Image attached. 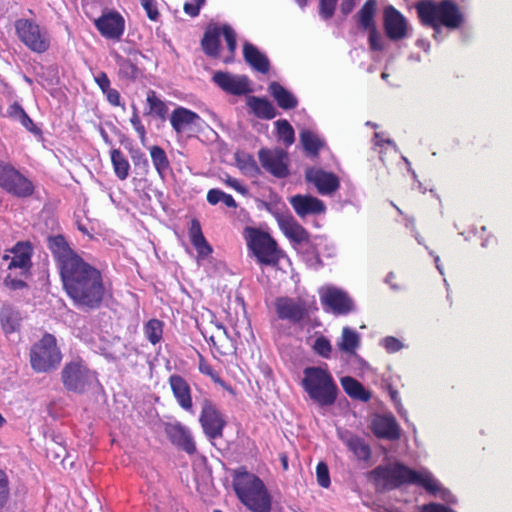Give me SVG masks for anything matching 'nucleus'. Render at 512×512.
I'll return each mask as SVG.
<instances>
[{"instance_id": "1", "label": "nucleus", "mask_w": 512, "mask_h": 512, "mask_svg": "<svg viewBox=\"0 0 512 512\" xmlns=\"http://www.w3.org/2000/svg\"><path fill=\"white\" fill-rule=\"evenodd\" d=\"M63 288L74 305L86 311L98 309L104 299L105 286L101 272L80 259L59 272Z\"/></svg>"}, {"instance_id": "2", "label": "nucleus", "mask_w": 512, "mask_h": 512, "mask_svg": "<svg viewBox=\"0 0 512 512\" xmlns=\"http://www.w3.org/2000/svg\"><path fill=\"white\" fill-rule=\"evenodd\" d=\"M369 477L380 493L398 489L405 484H417L434 496L439 494L445 502H455L451 492L443 488L430 472L413 470L401 462L379 465L369 472Z\"/></svg>"}, {"instance_id": "3", "label": "nucleus", "mask_w": 512, "mask_h": 512, "mask_svg": "<svg viewBox=\"0 0 512 512\" xmlns=\"http://www.w3.org/2000/svg\"><path fill=\"white\" fill-rule=\"evenodd\" d=\"M233 489L241 503L251 512H271L272 497L264 482L245 467L234 471Z\"/></svg>"}, {"instance_id": "4", "label": "nucleus", "mask_w": 512, "mask_h": 512, "mask_svg": "<svg viewBox=\"0 0 512 512\" xmlns=\"http://www.w3.org/2000/svg\"><path fill=\"white\" fill-rule=\"evenodd\" d=\"M417 16L424 26H434L435 21L449 30H457L464 23V15L452 0H420L415 4Z\"/></svg>"}, {"instance_id": "5", "label": "nucleus", "mask_w": 512, "mask_h": 512, "mask_svg": "<svg viewBox=\"0 0 512 512\" xmlns=\"http://www.w3.org/2000/svg\"><path fill=\"white\" fill-rule=\"evenodd\" d=\"M302 387L310 399L322 407L332 406L338 395V387L328 370L320 366L306 367Z\"/></svg>"}, {"instance_id": "6", "label": "nucleus", "mask_w": 512, "mask_h": 512, "mask_svg": "<svg viewBox=\"0 0 512 512\" xmlns=\"http://www.w3.org/2000/svg\"><path fill=\"white\" fill-rule=\"evenodd\" d=\"M243 236L248 249L256 257L259 264L265 266L278 265L281 251L278 249L277 242L269 233L256 227L247 226L244 228Z\"/></svg>"}, {"instance_id": "7", "label": "nucleus", "mask_w": 512, "mask_h": 512, "mask_svg": "<svg viewBox=\"0 0 512 512\" xmlns=\"http://www.w3.org/2000/svg\"><path fill=\"white\" fill-rule=\"evenodd\" d=\"M62 360V353L54 335L45 333L30 349V364L37 373L56 370Z\"/></svg>"}, {"instance_id": "8", "label": "nucleus", "mask_w": 512, "mask_h": 512, "mask_svg": "<svg viewBox=\"0 0 512 512\" xmlns=\"http://www.w3.org/2000/svg\"><path fill=\"white\" fill-rule=\"evenodd\" d=\"M96 381V373L81 360L66 363L61 371V382L67 392L82 395Z\"/></svg>"}, {"instance_id": "9", "label": "nucleus", "mask_w": 512, "mask_h": 512, "mask_svg": "<svg viewBox=\"0 0 512 512\" xmlns=\"http://www.w3.org/2000/svg\"><path fill=\"white\" fill-rule=\"evenodd\" d=\"M15 31L19 40L35 53L42 54L50 48L48 31L40 27L33 19L16 20Z\"/></svg>"}, {"instance_id": "10", "label": "nucleus", "mask_w": 512, "mask_h": 512, "mask_svg": "<svg viewBox=\"0 0 512 512\" xmlns=\"http://www.w3.org/2000/svg\"><path fill=\"white\" fill-rule=\"evenodd\" d=\"M0 187L16 198H28L33 195L35 186L30 179L12 164L0 160Z\"/></svg>"}, {"instance_id": "11", "label": "nucleus", "mask_w": 512, "mask_h": 512, "mask_svg": "<svg viewBox=\"0 0 512 512\" xmlns=\"http://www.w3.org/2000/svg\"><path fill=\"white\" fill-rule=\"evenodd\" d=\"M199 422L209 440L221 438L227 423L216 405L209 399H204L202 402Z\"/></svg>"}, {"instance_id": "12", "label": "nucleus", "mask_w": 512, "mask_h": 512, "mask_svg": "<svg viewBox=\"0 0 512 512\" xmlns=\"http://www.w3.org/2000/svg\"><path fill=\"white\" fill-rule=\"evenodd\" d=\"M258 158L261 166L274 177L283 179L290 175L288 153L282 148H262L258 151Z\"/></svg>"}, {"instance_id": "13", "label": "nucleus", "mask_w": 512, "mask_h": 512, "mask_svg": "<svg viewBox=\"0 0 512 512\" xmlns=\"http://www.w3.org/2000/svg\"><path fill=\"white\" fill-rule=\"evenodd\" d=\"M383 27L391 41H399L408 36L407 19L394 6L388 5L383 12Z\"/></svg>"}, {"instance_id": "14", "label": "nucleus", "mask_w": 512, "mask_h": 512, "mask_svg": "<svg viewBox=\"0 0 512 512\" xmlns=\"http://www.w3.org/2000/svg\"><path fill=\"white\" fill-rule=\"evenodd\" d=\"M321 303L325 310L335 315H347L355 310L354 302L347 292L335 287L327 288L321 295Z\"/></svg>"}, {"instance_id": "15", "label": "nucleus", "mask_w": 512, "mask_h": 512, "mask_svg": "<svg viewBox=\"0 0 512 512\" xmlns=\"http://www.w3.org/2000/svg\"><path fill=\"white\" fill-rule=\"evenodd\" d=\"M212 81L224 92L242 96L252 92L250 80L246 75H234L229 72L216 71Z\"/></svg>"}, {"instance_id": "16", "label": "nucleus", "mask_w": 512, "mask_h": 512, "mask_svg": "<svg viewBox=\"0 0 512 512\" xmlns=\"http://www.w3.org/2000/svg\"><path fill=\"white\" fill-rule=\"evenodd\" d=\"M47 245L54 259L56 260L59 272L65 269L66 265H71L82 259L68 244L65 237L61 234L47 237Z\"/></svg>"}, {"instance_id": "17", "label": "nucleus", "mask_w": 512, "mask_h": 512, "mask_svg": "<svg viewBox=\"0 0 512 512\" xmlns=\"http://www.w3.org/2000/svg\"><path fill=\"white\" fill-rule=\"evenodd\" d=\"M47 245L54 259L56 260L59 272L65 269L66 265H71L82 259L68 244L65 237L61 234L47 237Z\"/></svg>"}, {"instance_id": "18", "label": "nucleus", "mask_w": 512, "mask_h": 512, "mask_svg": "<svg viewBox=\"0 0 512 512\" xmlns=\"http://www.w3.org/2000/svg\"><path fill=\"white\" fill-rule=\"evenodd\" d=\"M305 179L312 183L321 195H331L340 187L338 176L321 168L311 167L306 169Z\"/></svg>"}, {"instance_id": "19", "label": "nucleus", "mask_w": 512, "mask_h": 512, "mask_svg": "<svg viewBox=\"0 0 512 512\" xmlns=\"http://www.w3.org/2000/svg\"><path fill=\"white\" fill-rule=\"evenodd\" d=\"M170 122L176 133L185 131L198 133L202 131L204 121L194 111L184 107H177L170 116Z\"/></svg>"}, {"instance_id": "20", "label": "nucleus", "mask_w": 512, "mask_h": 512, "mask_svg": "<svg viewBox=\"0 0 512 512\" xmlns=\"http://www.w3.org/2000/svg\"><path fill=\"white\" fill-rule=\"evenodd\" d=\"M277 316L281 320H288L297 324L308 316V310L304 302H296L290 297H278L274 303Z\"/></svg>"}, {"instance_id": "21", "label": "nucleus", "mask_w": 512, "mask_h": 512, "mask_svg": "<svg viewBox=\"0 0 512 512\" xmlns=\"http://www.w3.org/2000/svg\"><path fill=\"white\" fill-rule=\"evenodd\" d=\"M94 24L103 37L113 40H119L125 28V20L117 11L103 13Z\"/></svg>"}, {"instance_id": "22", "label": "nucleus", "mask_w": 512, "mask_h": 512, "mask_svg": "<svg viewBox=\"0 0 512 512\" xmlns=\"http://www.w3.org/2000/svg\"><path fill=\"white\" fill-rule=\"evenodd\" d=\"M370 429L379 439L396 441L400 439V427L392 414H375Z\"/></svg>"}, {"instance_id": "23", "label": "nucleus", "mask_w": 512, "mask_h": 512, "mask_svg": "<svg viewBox=\"0 0 512 512\" xmlns=\"http://www.w3.org/2000/svg\"><path fill=\"white\" fill-rule=\"evenodd\" d=\"M165 433L171 443L189 455L196 452V445L190 430L181 423H168L165 426Z\"/></svg>"}, {"instance_id": "24", "label": "nucleus", "mask_w": 512, "mask_h": 512, "mask_svg": "<svg viewBox=\"0 0 512 512\" xmlns=\"http://www.w3.org/2000/svg\"><path fill=\"white\" fill-rule=\"evenodd\" d=\"M290 204L300 218H305L308 215H319L326 211L324 202L311 195L297 194L292 196Z\"/></svg>"}, {"instance_id": "25", "label": "nucleus", "mask_w": 512, "mask_h": 512, "mask_svg": "<svg viewBox=\"0 0 512 512\" xmlns=\"http://www.w3.org/2000/svg\"><path fill=\"white\" fill-rule=\"evenodd\" d=\"M14 256L8 264V269H20L19 275L27 277L32 266V246L29 242H18L13 249Z\"/></svg>"}, {"instance_id": "26", "label": "nucleus", "mask_w": 512, "mask_h": 512, "mask_svg": "<svg viewBox=\"0 0 512 512\" xmlns=\"http://www.w3.org/2000/svg\"><path fill=\"white\" fill-rule=\"evenodd\" d=\"M279 227L292 242L297 244H310L309 232L300 225L291 215L279 219Z\"/></svg>"}, {"instance_id": "27", "label": "nucleus", "mask_w": 512, "mask_h": 512, "mask_svg": "<svg viewBox=\"0 0 512 512\" xmlns=\"http://www.w3.org/2000/svg\"><path fill=\"white\" fill-rule=\"evenodd\" d=\"M169 384L180 407L187 411L191 410V389L187 381L182 376L173 374L169 377Z\"/></svg>"}, {"instance_id": "28", "label": "nucleus", "mask_w": 512, "mask_h": 512, "mask_svg": "<svg viewBox=\"0 0 512 512\" xmlns=\"http://www.w3.org/2000/svg\"><path fill=\"white\" fill-rule=\"evenodd\" d=\"M267 90L278 107L283 110L295 109L299 104L297 97L277 81L271 82Z\"/></svg>"}, {"instance_id": "29", "label": "nucleus", "mask_w": 512, "mask_h": 512, "mask_svg": "<svg viewBox=\"0 0 512 512\" xmlns=\"http://www.w3.org/2000/svg\"><path fill=\"white\" fill-rule=\"evenodd\" d=\"M243 57L247 64L262 74H266L270 69V61L268 57L252 43H244Z\"/></svg>"}, {"instance_id": "30", "label": "nucleus", "mask_w": 512, "mask_h": 512, "mask_svg": "<svg viewBox=\"0 0 512 512\" xmlns=\"http://www.w3.org/2000/svg\"><path fill=\"white\" fill-rule=\"evenodd\" d=\"M133 58H125L119 54H116L115 61L119 68V76L127 80H136L140 75V69L137 66L138 56L144 57L139 51H130Z\"/></svg>"}, {"instance_id": "31", "label": "nucleus", "mask_w": 512, "mask_h": 512, "mask_svg": "<svg viewBox=\"0 0 512 512\" xmlns=\"http://www.w3.org/2000/svg\"><path fill=\"white\" fill-rule=\"evenodd\" d=\"M22 317L20 311L11 304H4L0 309V323L5 334L20 330Z\"/></svg>"}, {"instance_id": "32", "label": "nucleus", "mask_w": 512, "mask_h": 512, "mask_svg": "<svg viewBox=\"0 0 512 512\" xmlns=\"http://www.w3.org/2000/svg\"><path fill=\"white\" fill-rule=\"evenodd\" d=\"M189 237L191 244L196 249L199 257L205 258L212 253L213 249L203 235L201 224L199 220L195 218L191 220Z\"/></svg>"}, {"instance_id": "33", "label": "nucleus", "mask_w": 512, "mask_h": 512, "mask_svg": "<svg viewBox=\"0 0 512 512\" xmlns=\"http://www.w3.org/2000/svg\"><path fill=\"white\" fill-rule=\"evenodd\" d=\"M247 105L259 119L271 120L278 113L274 105L265 97L251 96L247 100Z\"/></svg>"}, {"instance_id": "34", "label": "nucleus", "mask_w": 512, "mask_h": 512, "mask_svg": "<svg viewBox=\"0 0 512 512\" xmlns=\"http://www.w3.org/2000/svg\"><path fill=\"white\" fill-rule=\"evenodd\" d=\"M221 29L217 26L208 27L201 40L203 52L211 58L219 57Z\"/></svg>"}, {"instance_id": "35", "label": "nucleus", "mask_w": 512, "mask_h": 512, "mask_svg": "<svg viewBox=\"0 0 512 512\" xmlns=\"http://www.w3.org/2000/svg\"><path fill=\"white\" fill-rule=\"evenodd\" d=\"M345 393L352 399L368 402L371 399V393L355 378L344 376L340 380Z\"/></svg>"}, {"instance_id": "36", "label": "nucleus", "mask_w": 512, "mask_h": 512, "mask_svg": "<svg viewBox=\"0 0 512 512\" xmlns=\"http://www.w3.org/2000/svg\"><path fill=\"white\" fill-rule=\"evenodd\" d=\"M147 108L144 116H151L165 121L168 114V106L162 101L154 90L149 89L146 97Z\"/></svg>"}, {"instance_id": "37", "label": "nucleus", "mask_w": 512, "mask_h": 512, "mask_svg": "<svg viewBox=\"0 0 512 512\" xmlns=\"http://www.w3.org/2000/svg\"><path fill=\"white\" fill-rule=\"evenodd\" d=\"M377 9V0H366L361 9L355 15L358 26L363 30L376 27L375 14Z\"/></svg>"}, {"instance_id": "38", "label": "nucleus", "mask_w": 512, "mask_h": 512, "mask_svg": "<svg viewBox=\"0 0 512 512\" xmlns=\"http://www.w3.org/2000/svg\"><path fill=\"white\" fill-rule=\"evenodd\" d=\"M7 114L10 118L18 120L29 132L34 135L41 134L40 128H38L33 120L28 116L23 107L18 103L14 102L7 110Z\"/></svg>"}, {"instance_id": "39", "label": "nucleus", "mask_w": 512, "mask_h": 512, "mask_svg": "<svg viewBox=\"0 0 512 512\" xmlns=\"http://www.w3.org/2000/svg\"><path fill=\"white\" fill-rule=\"evenodd\" d=\"M346 445L358 460L367 462L371 459V447L363 438L352 435L346 440Z\"/></svg>"}, {"instance_id": "40", "label": "nucleus", "mask_w": 512, "mask_h": 512, "mask_svg": "<svg viewBox=\"0 0 512 512\" xmlns=\"http://www.w3.org/2000/svg\"><path fill=\"white\" fill-rule=\"evenodd\" d=\"M300 142L303 149L311 156H318L325 142L320 139L314 132L310 130H302L300 132Z\"/></svg>"}, {"instance_id": "41", "label": "nucleus", "mask_w": 512, "mask_h": 512, "mask_svg": "<svg viewBox=\"0 0 512 512\" xmlns=\"http://www.w3.org/2000/svg\"><path fill=\"white\" fill-rule=\"evenodd\" d=\"M360 345L359 334L350 327H344L342 330L341 341L338 342V348L346 353H354Z\"/></svg>"}, {"instance_id": "42", "label": "nucleus", "mask_w": 512, "mask_h": 512, "mask_svg": "<svg viewBox=\"0 0 512 512\" xmlns=\"http://www.w3.org/2000/svg\"><path fill=\"white\" fill-rule=\"evenodd\" d=\"M111 162L116 176L120 180H125L129 175L130 164L119 149L111 151Z\"/></svg>"}, {"instance_id": "43", "label": "nucleus", "mask_w": 512, "mask_h": 512, "mask_svg": "<svg viewBox=\"0 0 512 512\" xmlns=\"http://www.w3.org/2000/svg\"><path fill=\"white\" fill-rule=\"evenodd\" d=\"M150 154L156 171L163 178L170 167L166 152L160 146L155 145L150 148Z\"/></svg>"}, {"instance_id": "44", "label": "nucleus", "mask_w": 512, "mask_h": 512, "mask_svg": "<svg viewBox=\"0 0 512 512\" xmlns=\"http://www.w3.org/2000/svg\"><path fill=\"white\" fill-rule=\"evenodd\" d=\"M144 333L151 344H157L162 338L163 322L158 319H150L144 326Z\"/></svg>"}, {"instance_id": "45", "label": "nucleus", "mask_w": 512, "mask_h": 512, "mask_svg": "<svg viewBox=\"0 0 512 512\" xmlns=\"http://www.w3.org/2000/svg\"><path fill=\"white\" fill-rule=\"evenodd\" d=\"M271 200L265 201L261 199H256L257 208L259 210H266L269 213H271L279 223V219H284L285 215H283L282 212H280L278 205L280 202V199L277 194L273 193L270 195Z\"/></svg>"}, {"instance_id": "46", "label": "nucleus", "mask_w": 512, "mask_h": 512, "mask_svg": "<svg viewBox=\"0 0 512 512\" xmlns=\"http://www.w3.org/2000/svg\"><path fill=\"white\" fill-rule=\"evenodd\" d=\"M207 201L211 205H216L219 202H223L229 208H236L237 203L234 198L220 189H210L207 193Z\"/></svg>"}, {"instance_id": "47", "label": "nucleus", "mask_w": 512, "mask_h": 512, "mask_svg": "<svg viewBox=\"0 0 512 512\" xmlns=\"http://www.w3.org/2000/svg\"><path fill=\"white\" fill-rule=\"evenodd\" d=\"M277 134L283 140L286 146H290L295 141V132L292 125L286 119H280L275 122Z\"/></svg>"}, {"instance_id": "48", "label": "nucleus", "mask_w": 512, "mask_h": 512, "mask_svg": "<svg viewBox=\"0 0 512 512\" xmlns=\"http://www.w3.org/2000/svg\"><path fill=\"white\" fill-rule=\"evenodd\" d=\"M239 168L251 177H257L261 174V169L252 155H246L243 159L237 158Z\"/></svg>"}, {"instance_id": "49", "label": "nucleus", "mask_w": 512, "mask_h": 512, "mask_svg": "<svg viewBox=\"0 0 512 512\" xmlns=\"http://www.w3.org/2000/svg\"><path fill=\"white\" fill-rule=\"evenodd\" d=\"M313 349H314L315 353H317L319 356H321L325 359L331 358L332 345L327 337H325V336L317 337L314 342Z\"/></svg>"}, {"instance_id": "50", "label": "nucleus", "mask_w": 512, "mask_h": 512, "mask_svg": "<svg viewBox=\"0 0 512 512\" xmlns=\"http://www.w3.org/2000/svg\"><path fill=\"white\" fill-rule=\"evenodd\" d=\"M130 154L134 166L142 172H147L149 168V161L146 154L140 149H130Z\"/></svg>"}, {"instance_id": "51", "label": "nucleus", "mask_w": 512, "mask_h": 512, "mask_svg": "<svg viewBox=\"0 0 512 512\" xmlns=\"http://www.w3.org/2000/svg\"><path fill=\"white\" fill-rule=\"evenodd\" d=\"M10 495L9 479L4 470L0 468V511L5 507Z\"/></svg>"}, {"instance_id": "52", "label": "nucleus", "mask_w": 512, "mask_h": 512, "mask_svg": "<svg viewBox=\"0 0 512 512\" xmlns=\"http://www.w3.org/2000/svg\"><path fill=\"white\" fill-rule=\"evenodd\" d=\"M316 477L318 484L323 488H328L331 484L329 469L326 463L319 462L316 467Z\"/></svg>"}, {"instance_id": "53", "label": "nucleus", "mask_w": 512, "mask_h": 512, "mask_svg": "<svg viewBox=\"0 0 512 512\" xmlns=\"http://www.w3.org/2000/svg\"><path fill=\"white\" fill-rule=\"evenodd\" d=\"M221 34L224 36V39L227 43L228 50L231 54H235L237 41H236V33L233 28L227 24L223 25L221 28Z\"/></svg>"}, {"instance_id": "54", "label": "nucleus", "mask_w": 512, "mask_h": 512, "mask_svg": "<svg viewBox=\"0 0 512 512\" xmlns=\"http://www.w3.org/2000/svg\"><path fill=\"white\" fill-rule=\"evenodd\" d=\"M338 0H319V14L328 20L333 17Z\"/></svg>"}, {"instance_id": "55", "label": "nucleus", "mask_w": 512, "mask_h": 512, "mask_svg": "<svg viewBox=\"0 0 512 512\" xmlns=\"http://www.w3.org/2000/svg\"><path fill=\"white\" fill-rule=\"evenodd\" d=\"M367 31H369V44H370L371 50H373V51L384 50L382 38H381L380 33L377 30V27L368 29Z\"/></svg>"}, {"instance_id": "56", "label": "nucleus", "mask_w": 512, "mask_h": 512, "mask_svg": "<svg viewBox=\"0 0 512 512\" xmlns=\"http://www.w3.org/2000/svg\"><path fill=\"white\" fill-rule=\"evenodd\" d=\"M194 3L186 2L183 6L184 12L190 17H197L200 9L204 6L206 0H192Z\"/></svg>"}, {"instance_id": "57", "label": "nucleus", "mask_w": 512, "mask_h": 512, "mask_svg": "<svg viewBox=\"0 0 512 512\" xmlns=\"http://www.w3.org/2000/svg\"><path fill=\"white\" fill-rule=\"evenodd\" d=\"M3 284L5 287L13 291L27 288V283L24 280L12 277L11 274H8L4 278Z\"/></svg>"}, {"instance_id": "58", "label": "nucleus", "mask_w": 512, "mask_h": 512, "mask_svg": "<svg viewBox=\"0 0 512 512\" xmlns=\"http://www.w3.org/2000/svg\"><path fill=\"white\" fill-rule=\"evenodd\" d=\"M142 7L145 9L150 20L156 21L159 18V12L155 5V0H140Z\"/></svg>"}, {"instance_id": "59", "label": "nucleus", "mask_w": 512, "mask_h": 512, "mask_svg": "<svg viewBox=\"0 0 512 512\" xmlns=\"http://www.w3.org/2000/svg\"><path fill=\"white\" fill-rule=\"evenodd\" d=\"M382 343H383V346L385 347V349L387 350V352H389V353L397 352L403 347L402 342L393 336L385 337L382 340Z\"/></svg>"}, {"instance_id": "60", "label": "nucleus", "mask_w": 512, "mask_h": 512, "mask_svg": "<svg viewBox=\"0 0 512 512\" xmlns=\"http://www.w3.org/2000/svg\"><path fill=\"white\" fill-rule=\"evenodd\" d=\"M199 370L201 373L210 376L214 382L222 383L221 379L219 378L218 374L214 371V369L204 361H200Z\"/></svg>"}, {"instance_id": "61", "label": "nucleus", "mask_w": 512, "mask_h": 512, "mask_svg": "<svg viewBox=\"0 0 512 512\" xmlns=\"http://www.w3.org/2000/svg\"><path fill=\"white\" fill-rule=\"evenodd\" d=\"M226 184L232 188H234L237 192L241 193L242 195H248L249 191L248 188L244 185H242L237 179L227 176Z\"/></svg>"}, {"instance_id": "62", "label": "nucleus", "mask_w": 512, "mask_h": 512, "mask_svg": "<svg viewBox=\"0 0 512 512\" xmlns=\"http://www.w3.org/2000/svg\"><path fill=\"white\" fill-rule=\"evenodd\" d=\"M95 82L97 83V85L103 93L111 88L110 80L105 72H99L98 75L95 77Z\"/></svg>"}, {"instance_id": "63", "label": "nucleus", "mask_w": 512, "mask_h": 512, "mask_svg": "<svg viewBox=\"0 0 512 512\" xmlns=\"http://www.w3.org/2000/svg\"><path fill=\"white\" fill-rule=\"evenodd\" d=\"M103 94L106 95L107 101L113 106H120V93L113 88L108 89Z\"/></svg>"}, {"instance_id": "64", "label": "nucleus", "mask_w": 512, "mask_h": 512, "mask_svg": "<svg viewBox=\"0 0 512 512\" xmlns=\"http://www.w3.org/2000/svg\"><path fill=\"white\" fill-rule=\"evenodd\" d=\"M48 76L45 77V81L48 82L50 85H55L58 83V77H57V68L54 66H50L46 69Z\"/></svg>"}]
</instances>
